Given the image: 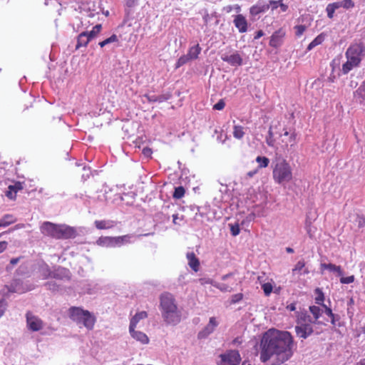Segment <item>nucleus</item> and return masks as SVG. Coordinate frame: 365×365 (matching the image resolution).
Listing matches in <instances>:
<instances>
[{
  "mask_svg": "<svg viewBox=\"0 0 365 365\" xmlns=\"http://www.w3.org/2000/svg\"><path fill=\"white\" fill-rule=\"evenodd\" d=\"M91 41L90 37L88 36L87 32L81 33L77 37V43L76 49H78L81 47H86L88 43Z\"/></svg>",
  "mask_w": 365,
  "mask_h": 365,
  "instance_id": "obj_23",
  "label": "nucleus"
},
{
  "mask_svg": "<svg viewBox=\"0 0 365 365\" xmlns=\"http://www.w3.org/2000/svg\"><path fill=\"white\" fill-rule=\"evenodd\" d=\"M305 267V263L303 260H300L299 261L294 268L292 269V272L293 274L296 273V272H299L300 271H302Z\"/></svg>",
  "mask_w": 365,
  "mask_h": 365,
  "instance_id": "obj_49",
  "label": "nucleus"
},
{
  "mask_svg": "<svg viewBox=\"0 0 365 365\" xmlns=\"http://www.w3.org/2000/svg\"><path fill=\"white\" fill-rule=\"evenodd\" d=\"M297 336L301 339H307L314 332L312 324L304 323L297 324L295 327Z\"/></svg>",
  "mask_w": 365,
  "mask_h": 365,
  "instance_id": "obj_10",
  "label": "nucleus"
},
{
  "mask_svg": "<svg viewBox=\"0 0 365 365\" xmlns=\"http://www.w3.org/2000/svg\"><path fill=\"white\" fill-rule=\"evenodd\" d=\"M330 319H331V323L333 325L336 326L338 324L337 322L339 321L340 317L338 314H334L333 317H331Z\"/></svg>",
  "mask_w": 365,
  "mask_h": 365,
  "instance_id": "obj_61",
  "label": "nucleus"
},
{
  "mask_svg": "<svg viewBox=\"0 0 365 365\" xmlns=\"http://www.w3.org/2000/svg\"><path fill=\"white\" fill-rule=\"evenodd\" d=\"M95 226L98 230H106L113 227L116 222L113 220H96Z\"/></svg>",
  "mask_w": 365,
  "mask_h": 365,
  "instance_id": "obj_25",
  "label": "nucleus"
},
{
  "mask_svg": "<svg viewBox=\"0 0 365 365\" xmlns=\"http://www.w3.org/2000/svg\"><path fill=\"white\" fill-rule=\"evenodd\" d=\"M148 314L145 311L136 313L130 319L129 329H132L133 327H136L137 324L140 320L147 318Z\"/></svg>",
  "mask_w": 365,
  "mask_h": 365,
  "instance_id": "obj_26",
  "label": "nucleus"
},
{
  "mask_svg": "<svg viewBox=\"0 0 365 365\" xmlns=\"http://www.w3.org/2000/svg\"><path fill=\"white\" fill-rule=\"evenodd\" d=\"M274 142H275V140L274 138V134L272 130V127H269V130H268V135L266 137V143L269 146L273 147L274 145Z\"/></svg>",
  "mask_w": 365,
  "mask_h": 365,
  "instance_id": "obj_42",
  "label": "nucleus"
},
{
  "mask_svg": "<svg viewBox=\"0 0 365 365\" xmlns=\"http://www.w3.org/2000/svg\"><path fill=\"white\" fill-rule=\"evenodd\" d=\"M340 278V282L342 284H351L354 281L355 279L354 275H351L346 277H343V275Z\"/></svg>",
  "mask_w": 365,
  "mask_h": 365,
  "instance_id": "obj_53",
  "label": "nucleus"
},
{
  "mask_svg": "<svg viewBox=\"0 0 365 365\" xmlns=\"http://www.w3.org/2000/svg\"><path fill=\"white\" fill-rule=\"evenodd\" d=\"M294 346L293 337L289 331L269 329L260 341V360L264 363L275 357L278 364H282L292 356Z\"/></svg>",
  "mask_w": 365,
  "mask_h": 365,
  "instance_id": "obj_1",
  "label": "nucleus"
},
{
  "mask_svg": "<svg viewBox=\"0 0 365 365\" xmlns=\"http://www.w3.org/2000/svg\"><path fill=\"white\" fill-rule=\"evenodd\" d=\"M315 292L317 294V296L315 298V303L319 305H322L324 307V296L322 292V291L319 288H317L315 289Z\"/></svg>",
  "mask_w": 365,
  "mask_h": 365,
  "instance_id": "obj_40",
  "label": "nucleus"
},
{
  "mask_svg": "<svg viewBox=\"0 0 365 365\" xmlns=\"http://www.w3.org/2000/svg\"><path fill=\"white\" fill-rule=\"evenodd\" d=\"M279 3H280V0H278V1L270 0L269 5V6H271L272 9L274 10L279 6Z\"/></svg>",
  "mask_w": 365,
  "mask_h": 365,
  "instance_id": "obj_62",
  "label": "nucleus"
},
{
  "mask_svg": "<svg viewBox=\"0 0 365 365\" xmlns=\"http://www.w3.org/2000/svg\"><path fill=\"white\" fill-rule=\"evenodd\" d=\"M304 323L312 324V319L309 315L307 314V312L301 313V314L298 317L297 319V324Z\"/></svg>",
  "mask_w": 365,
  "mask_h": 365,
  "instance_id": "obj_35",
  "label": "nucleus"
},
{
  "mask_svg": "<svg viewBox=\"0 0 365 365\" xmlns=\"http://www.w3.org/2000/svg\"><path fill=\"white\" fill-rule=\"evenodd\" d=\"M354 98L356 103L363 106L365 105V81L354 92Z\"/></svg>",
  "mask_w": 365,
  "mask_h": 365,
  "instance_id": "obj_17",
  "label": "nucleus"
},
{
  "mask_svg": "<svg viewBox=\"0 0 365 365\" xmlns=\"http://www.w3.org/2000/svg\"><path fill=\"white\" fill-rule=\"evenodd\" d=\"M309 311L314 317V321H312L314 324L317 323V319L320 317L322 310L317 306H310Z\"/></svg>",
  "mask_w": 365,
  "mask_h": 365,
  "instance_id": "obj_33",
  "label": "nucleus"
},
{
  "mask_svg": "<svg viewBox=\"0 0 365 365\" xmlns=\"http://www.w3.org/2000/svg\"><path fill=\"white\" fill-rule=\"evenodd\" d=\"M221 361L219 365H238L241 361L238 351L230 350L220 355Z\"/></svg>",
  "mask_w": 365,
  "mask_h": 365,
  "instance_id": "obj_6",
  "label": "nucleus"
},
{
  "mask_svg": "<svg viewBox=\"0 0 365 365\" xmlns=\"http://www.w3.org/2000/svg\"><path fill=\"white\" fill-rule=\"evenodd\" d=\"M23 183L21 182H16L13 185H9L7 190L5 192V195L10 200H15L16 193L23 190Z\"/></svg>",
  "mask_w": 365,
  "mask_h": 365,
  "instance_id": "obj_15",
  "label": "nucleus"
},
{
  "mask_svg": "<svg viewBox=\"0 0 365 365\" xmlns=\"http://www.w3.org/2000/svg\"><path fill=\"white\" fill-rule=\"evenodd\" d=\"M218 324L219 323L215 317H210L209 323L205 326V327L202 330L199 331L197 334V338L199 339H206L210 334H211L215 331V328L218 326Z\"/></svg>",
  "mask_w": 365,
  "mask_h": 365,
  "instance_id": "obj_11",
  "label": "nucleus"
},
{
  "mask_svg": "<svg viewBox=\"0 0 365 365\" xmlns=\"http://www.w3.org/2000/svg\"><path fill=\"white\" fill-rule=\"evenodd\" d=\"M213 286L224 292H231L233 290L232 287L225 283L217 282Z\"/></svg>",
  "mask_w": 365,
  "mask_h": 365,
  "instance_id": "obj_37",
  "label": "nucleus"
},
{
  "mask_svg": "<svg viewBox=\"0 0 365 365\" xmlns=\"http://www.w3.org/2000/svg\"><path fill=\"white\" fill-rule=\"evenodd\" d=\"M8 246V242L6 241H1L0 242V254L4 252Z\"/></svg>",
  "mask_w": 365,
  "mask_h": 365,
  "instance_id": "obj_64",
  "label": "nucleus"
},
{
  "mask_svg": "<svg viewBox=\"0 0 365 365\" xmlns=\"http://www.w3.org/2000/svg\"><path fill=\"white\" fill-rule=\"evenodd\" d=\"M221 59L229 63L232 66H239L242 65L243 60L242 56L237 51H234L232 53H223L221 55Z\"/></svg>",
  "mask_w": 365,
  "mask_h": 365,
  "instance_id": "obj_9",
  "label": "nucleus"
},
{
  "mask_svg": "<svg viewBox=\"0 0 365 365\" xmlns=\"http://www.w3.org/2000/svg\"><path fill=\"white\" fill-rule=\"evenodd\" d=\"M59 227L60 225H56L51 222H44L41 225L40 230L43 235L58 239Z\"/></svg>",
  "mask_w": 365,
  "mask_h": 365,
  "instance_id": "obj_7",
  "label": "nucleus"
},
{
  "mask_svg": "<svg viewBox=\"0 0 365 365\" xmlns=\"http://www.w3.org/2000/svg\"><path fill=\"white\" fill-rule=\"evenodd\" d=\"M26 325L29 330L32 331H38L43 327V322L38 317L34 315L31 312L26 314Z\"/></svg>",
  "mask_w": 365,
  "mask_h": 365,
  "instance_id": "obj_8",
  "label": "nucleus"
},
{
  "mask_svg": "<svg viewBox=\"0 0 365 365\" xmlns=\"http://www.w3.org/2000/svg\"><path fill=\"white\" fill-rule=\"evenodd\" d=\"M233 23L240 33H245L247 31V21L242 14L235 16Z\"/></svg>",
  "mask_w": 365,
  "mask_h": 365,
  "instance_id": "obj_16",
  "label": "nucleus"
},
{
  "mask_svg": "<svg viewBox=\"0 0 365 365\" xmlns=\"http://www.w3.org/2000/svg\"><path fill=\"white\" fill-rule=\"evenodd\" d=\"M269 9V5L264 4L262 2H257V4L251 6L250 9V14L252 16H257L260 13H264Z\"/></svg>",
  "mask_w": 365,
  "mask_h": 365,
  "instance_id": "obj_21",
  "label": "nucleus"
},
{
  "mask_svg": "<svg viewBox=\"0 0 365 365\" xmlns=\"http://www.w3.org/2000/svg\"><path fill=\"white\" fill-rule=\"evenodd\" d=\"M285 31L282 29H279L274 31L270 37L269 46L273 48H279L283 43V39L285 36Z\"/></svg>",
  "mask_w": 365,
  "mask_h": 365,
  "instance_id": "obj_12",
  "label": "nucleus"
},
{
  "mask_svg": "<svg viewBox=\"0 0 365 365\" xmlns=\"http://www.w3.org/2000/svg\"><path fill=\"white\" fill-rule=\"evenodd\" d=\"M272 177L275 182L282 184L292 178V169L287 161L281 156H277L272 163Z\"/></svg>",
  "mask_w": 365,
  "mask_h": 365,
  "instance_id": "obj_3",
  "label": "nucleus"
},
{
  "mask_svg": "<svg viewBox=\"0 0 365 365\" xmlns=\"http://www.w3.org/2000/svg\"><path fill=\"white\" fill-rule=\"evenodd\" d=\"M76 236V231L74 228L65 225H60L58 239H71Z\"/></svg>",
  "mask_w": 365,
  "mask_h": 365,
  "instance_id": "obj_14",
  "label": "nucleus"
},
{
  "mask_svg": "<svg viewBox=\"0 0 365 365\" xmlns=\"http://www.w3.org/2000/svg\"><path fill=\"white\" fill-rule=\"evenodd\" d=\"M202 19H203V21H204V23L205 24H207L208 22L210 21V16L208 14V11L207 9H205L203 11V16H202Z\"/></svg>",
  "mask_w": 365,
  "mask_h": 365,
  "instance_id": "obj_59",
  "label": "nucleus"
},
{
  "mask_svg": "<svg viewBox=\"0 0 365 365\" xmlns=\"http://www.w3.org/2000/svg\"><path fill=\"white\" fill-rule=\"evenodd\" d=\"M320 267L322 270L327 269L329 272L336 273L338 276H342L344 274V272L340 266H337L331 263H322Z\"/></svg>",
  "mask_w": 365,
  "mask_h": 365,
  "instance_id": "obj_24",
  "label": "nucleus"
},
{
  "mask_svg": "<svg viewBox=\"0 0 365 365\" xmlns=\"http://www.w3.org/2000/svg\"><path fill=\"white\" fill-rule=\"evenodd\" d=\"M44 286L46 287L47 289L51 290L52 292H56L59 289V285L53 282V281H49L44 284Z\"/></svg>",
  "mask_w": 365,
  "mask_h": 365,
  "instance_id": "obj_44",
  "label": "nucleus"
},
{
  "mask_svg": "<svg viewBox=\"0 0 365 365\" xmlns=\"http://www.w3.org/2000/svg\"><path fill=\"white\" fill-rule=\"evenodd\" d=\"M256 161L259 163V168H267L269 163V158L264 156H257Z\"/></svg>",
  "mask_w": 365,
  "mask_h": 365,
  "instance_id": "obj_38",
  "label": "nucleus"
},
{
  "mask_svg": "<svg viewBox=\"0 0 365 365\" xmlns=\"http://www.w3.org/2000/svg\"><path fill=\"white\" fill-rule=\"evenodd\" d=\"M6 309V302L2 299L0 301V317L4 314Z\"/></svg>",
  "mask_w": 365,
  "mask_h": 365,
  "instance_id": "obj_57",
  "label": "nucleus"
},
{
  "mask_svg": "<svg viewBox=\"0 0 365 365\" xmlns=\"http://www.w3.org/2000/svg\"><path fill=\"white\" fill-rule=\"evenodd\" d=\"M6 287L9 292H16L19 294L24 293L31 289L30 288L25 287L23 282L19 279H14L9 286H6Z\"/></svg>",
  "mask_w": 365,
  "mask_h": 365,
  "instance_id": "obj_13",
  "label": "nucleus"
},
{
  "mask_svg": "<svg viewBox=\"0 0 365 365\" xmlns=\"http://www.w3.org/2000/svg\"><path fill=\"white\" fill-rule=\"evenodd\" d=\"M21 258V257L12 258L10 260L9 264L6 267V270L7 272L11 271L13 269L14 266L17 264L19 262Z\"/></svg>",
  "mask_w": 365,
  "mask_h": 365,
  "instance_id": "obj_48",
  "label": "nucleus"
},
{
  "mask_svg": "<svg viewBox=\"0 0 365 365\" xmlns=\"http://www.w3.org/2000/svg\"><path fill=\"white\" fill-rule=\"evenodd\" d=\"M132 236L130 235H125L123 236L115 237V241L116 244V247H120L123 245L130 242V239Z\"/></svg>",
  "mask_w": 365,
  "mask_h": 365,
  "instance_id": "obj_30",
  "label": "nucleus"
},
{
  "mask_svg": "<svg viewBox=\"0 0 365 365\" xmlns=\"http://www.w3.org/2000/svg\"><path fill=\"white\" fill-rule=\"evenodd\" d=\"M68 314L71 319L78 324H82L88 330L93 329L96 319L89 311L72 307L68 310Z\"/></svg>",
  "mask_w": 365,
  "mask_h": 365,
  "instance_id": "obj_4",
  "label": "nucleus"
},
{
  "mask_svg": "<svg viewBox=\"0 0 365 365\" xmlns=\"http://www.w3.org/2000/svg\"><path fill=\"white\" fill-rule=\"evenodd\" d=\"M225 106V103L223 99H220L216 104L214 105L213 109L221 110Z\"/></svg>",
  "mask_w": 365,
  "mask_h": 365,
  "instance_id": "obj_55",
  "label": "nucleus"
},
{
  "mask_svg": "<svg viewBox=\"0 0 365 365\" xmlns=\"http://www.w3.org/2000/svg\"><path fill=\"white\" fill-rule=\"evenodd\" d=\"M185 195V189L182 186H179L178 187H175L174 193H173V197L176 199H180L182 197Z\"/></svg>",
  "mask_w": 365,
  "mask_h": 365,
  "instance_id": "obj_45",
  "label": "nucleus"
},
{
  "mask_svg": "<svg viewBox=\"0 0 365 365\" xmlns=\"http://www.w3.org/2000/svg\"><path fill=\"white\" fill-rule=\"evenodd\" d=\"M186 257L188 261V265L195 272H197L200 268V261L195 256L193 252H188L186 254Z\"/></svg>",
  "mask_w": 365,
  "mask_h": 365,
  "instance_id": "obj_18",
  "label": "nucleus"
},
{
  "mask_svg": "<svg viewBox=\"0 0 365 365\" xmlns=\"http://www.w3.org/2000/svg\"><path fill=\"white\" fill-rule=\"evenodd\" d=\"M105 41H106V44L108 45L109 43L118 41V38L117 35L113 34L109 38L105 39Z\"/></svg>",
  "mask_w": 365,
  "mask_h": 365,
  "instance_id": "obj_56",
  "label": "nucleus"
},
{
  "mask_svg": "<svg viewBox=\"0 0 365 365\" xmlns=\"http://www.w3.org/2000/svg\"><path fill=\"white\" fill-rule=\"evenodd\" d=\"M69 277V270L68 269L58 267L52 271L51 278L63 279Z\"/></svg>",
  "mask_w": 365,
  "mask_h": 365,
  "instance_id": "obj_22",
  "label": "nucleus"
},
{
  "mask_svg": "<svg viewBox=\"0 0 365 365\" xmlns=\"http://www.w3.org/2000/svg\"><path fill=\"white\" fill-rule=\"evenodd\" d=\"M135 327H133L132 329H129V332H130L131 336L133 339H135V340L142 343L143 344H148L149 342V339H148V336L142 331H135Z\"/></svg>",
  "mask_w": 365,
  "mask_h": 365,
  "instance_id": "obj_19",
  "label": "nucleus"
},
{
  "mask_svg": "<svg viewBox=\"0 0 365 365\" xmlns=\"http://www.w3.org/2000/svg\"><path fill=\"white\" fill-rule=\"evenodd\" d=\"M200 51H201V48L200 47L199 44H197V45L190 48L187 55L190 60H195L198 58V56L200 53Z\"/></svg>",
  "mask_w": 365,
  "mask_h": 365,
  "instance_id": "obj_28",
  "label": "nucleus"
},
{
  "mask_svg": "<svg viewBox=\"0 0 365 365\" xmlns=\"http://www.w3.org/2000/svg\"><path fill=\"white\" fill-rule=\"evenodd\" d=\"M294 29L295 30L296 36L300 37L307 30V26L305 25H297L294 27Z\"/></svg>",
  "mask_w": 365,
  "mask_h": 365,
  "instance_id": "obj_47",
  "label": "nucleus"
},
{
  "mask_svg": "<svg viewBox=\"0 0 365 365\" xmlns=\"http://www.w3.org/2000/svg\"><path fill=\"white\" fill-rule=\"evenodd\" d=\"M359 63L356 62L353 63L352 61L347 59L346 62L342 65L341 72L343 74H347L354 68L359 66Z\"/></svg>",
  "mask_w": 365,
  "mask_h": 365,
  "instance_id": "obj_29",
  "label": "nucleus"
},
{
  "mask_svg": "<svg viewBox=\"0 0 365 365\" xmlns=\"http://www.w3.org/2000/svg\"><path fill=\"white\" fill-rule=\"evenodd\" d=\"M96 244L101 247H115L116 244L115 241V237H101L97 241Z\"/></svg>",
  "mask_w": 365,
  "mask_h": 365,
  "instance_id": "obj_20",
  "label": "nucleus"
},
{
  "mask_svg": "<svg viewBox=\"0 0 365 365\" xmlns=\"http://www.w3.org/2000/svg\"><path fill=\"white\" fill-rule=\"evenodd\" d=\"M326 11H327V16L329 19H332L333 16H334V14L335 12V10H334V9L331 6H329V4H328L327 8H326Z\"/></svg>",
  "mask_w": 365,
  "mask_h": 365,
  "instance_id": "obj_58",
  "label": "nucleus"
},
{
  "mask_svg": "<svg viewBox=\"0 0 365 365\" xmlns=\"http://www.w3.org/2000/svg\"><path fill=\"white\" fill-rule=\"evenodd\" d=\"M229 226L230 227V232L232 235L237 236L240 234V226L237 223L232 225L230 224Z\"/></svg>",
  "mask_w": 365,
  "mask_h": 365,
  "instance_id": "obj_50",
  "label": "nucleus"
},
{
  "mask_svg": "<svg viewBox=\"0 0 365 365\" xmlns=\"http://www.w3.org/2000/svg\"><path fill=\"white\" fill-rule=\"evenodd\" d=\"M29 274V267L26 264H21L16 270V274L18 276H25Z\"/></svg>",
  "mask_w": 365,
  "mask_h": 365,
  "instance_id": "obj_41",
  "label": "nucleus"
},
{
  "mask_svg": "<svg viewBox=\"0 0 365 365\" xmlns=\"http://www.w3.org/2000/svg\"><path fill=\"white\" fill-rule=\"evenodd\" d=\"M262 289L264 293V295L268 297L272 292L273 286L271 283L267 282L262 284Z\"/></svg>",
  "mask_w": 365,
  "mask_h": 365,
  "instance_id": "obj_43",
  "label": "nucleus"
},
{
  "mask_svg": "<svg viewBox=\"0 0 365 365\" xmlns=\"http://www.w3.org/2000/svg\"><path fill=\"white\" fill-rule=\"evenodd\" d=\"M41 274L43 279L51 278L52 271L50 269L48 264H45L40 268Z\"/></svg>",
  "mask_w": 365,
  "mask_h": 365,
  "instance_id": "obj_34",
  "label": "nucleus"
},
{
  "mask_svg": "<svg viewBox=\"0 0 365 365\" xmlns=\"http://www.w3.org/2000/svg\"><path fill=\"white\" fill-rule=\"evenodd\" d=\"M296 137H297V134L294 132L291 133V135L289 136V141L291 143V147L293 146L294 145H295Z\"/></svg>",
  "mask_w": 365,
  "mask_h": 365,
  "instance_id": "obj_63",
  "label": "nucleus"
},
{
  "mask_svg": "<svg viewBox=\"0 0 365 365\" xmlns=\"http://www.w3.org/2000/svg\"><path fill=\"white\" fill-rule=\"evenodd\" d=\"M172 95L170 93H165L162 95L157 96V102L163 103L169 100L171 98Z\"/></svg>",
  "mask_w": 365,
  "mask_h": 365,
  "instance_id": "obj_52",
  "label": "nucleus"
},
{
  "mask_svg": "<svg viewBox=\"0 0 365 365\" xmlns=\"http://www.w3.org/2000/svg\"><path fill=\"white\" fill-rule=\"evenodd\" d=\"M191 61L189 57L187 56V55H183L182 56H180L177 63H176V65H175V67L178 68H180V66L185 65V63H187L188 61Z\"/></svg>",
  "mask_w": 365,
  "mask_h": 365,
  "instance_id": "obj_46",
  "label": "nucleus"
},
{
  "mask_svg": "<svg viewBox=\"0 0 365 365\" xmlns=\"http://www.w3.org/2000/svg\"><path fill=\"white\" fill-rule=\"evenodd\" d=\"M160 309L163 321L169 325H176L181 320V312L174 297L168 292L160 297Z\"/></svg>",
  "mask_w": 365,
  "mask_h": 365,
  "instance_id": "obj_2",
  "label": "nucleus"
},
{
  "mask_svg": "<svg viewBox=\"0 0 365 365\" xmlns=\"http://www.w3.org/2000/svg\"><path fill=\"white\" fill-rule=\"evenodd\" d=\"M242 298H243V294L242 293L233 294L231 297L230 304L238 303L242 299Z\"/></svg>",
  "mask_w": 365,
  "mask_h": 365,
  "instance_id": "obj_51",
  "label": "nucleus"
},
{
  "mask_svg": "<svg viewBox=\"0 0 365 365\" xmlns=\"http://www.w3.org/2000/svg\"><path fill=\"white\" fill-rule=\"evenodd\" d=\"M326 34L324 33H321L319 34L307 46V50L311 51L314 47H316L318 45H320L322 43V42L325 39Z\"/></svg>",
  "mask_w": 365,
  "mask_h": 365,
  "instance_id": "obj_27",
  "label": "nucleus"
},
{
  "mask_svg": "<svg viewBox=\"0 0 365 365\" xmlns=\"http://www.w3.org/2000/svg\"><path fill=\"white\" fill-rule=\"evenodd\" d=\"M364 51V46L362 43H356L349 46L347 48L345 56L348 60L352 61L360 64L361 61V55Z\"/></svg>",
  "mask_w": 365,
  "mask_h": 365,
  "instance_id": "obj_5",
  "label": "nucleus"
},
{
  "mask_svg": "<svg viewBox=\"0 0 365 365\" xmlns=\"http://www.w3.org/2000/svg\"><path fill=\"white\" fill-rule=\"evenodd\" d=\"M145 97L150 103L157 102V96L155 94H146Z\"/></svg>",
  "mask_w": 365,
  "mask_h": 365,
  "instance_id": "obj_60",
  "label": "nucleus"
},
{
  "mask_svg": "<svg viewBox=\"0 0 365 365\" xmlns=\"http://www.w3.org/2000/svg\"><path fill=\"white\" fill-rule=\"evenodd\" d=\"M16 222V218L12 215H5L2 219L0 220V224L1 227H7L11 224Z\"/></svg>",
  "mask_w": 365,
  "mask_h": 365,
  "instance_id": "obj_31",
  "label": "nucleus"
},
{
  "mask_svg": "<svg viewBox=\"0 0 365 365\" xmlns=\"http://www.w3.org/2000/svg\"><path fill=\"white\" fill-rule=\"evenodd\" d=\"M245 135L244 128L241 125H235L233 127V136L236 139H242Z\"/></svg>",
  "mask_w": 365,
  "mask_h": 365,
  "instance_id": "obj_32",
  "label": "nucleus"
},
{
  "mask_svg": "<svg viewBox=\"0 0 365 365\" xmlns=\"http://www.w3.org/2000/svg\"><path fill=\"white\" fill-rule=\"evenodd\" d=\"M342 7L346 9L353 8L354 3L352 0H344L341 1Z\"/></svg>",
  "mask_w": 365,
  "mask_h": 365,
  "instance_id": "obj_54",
  "label": "nucleus"
},
{
  "mask_svg": "<svg viewBox=\"0 0 365 365\" xmlns=\"http://www.w3.org/2000/svg\"><path fill=\"white\" fill-rule=\"evenodd\" d=\"M101 29H102V25L97 24L93 27V29L91 31H86V32H87L88 36L92 40L100 33V31H101Z\"/></svg>",
  "mask_w": 365,
  "mask_h": 365,
  "instance_id": "obj_36",
  "label": "nucleus"
},
{
  "mask_svg": "<svg viewBox=\"0 0 365 365\" xmlns=\"http://www.w3.org/2000/svg\"><path fill=\"white\" fill-rule=\"evenodd\" d=\"M354 223L359 229L362 228L365 226V217L362 215H356Z\"/></svg>",
  "mask_w": 365,
  "mask_h": 365,
  "instance_id": "obj_39",
  "label": "nucleus"
}]
</instances>
